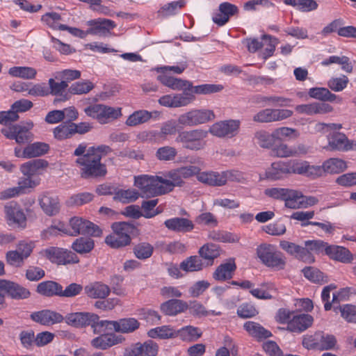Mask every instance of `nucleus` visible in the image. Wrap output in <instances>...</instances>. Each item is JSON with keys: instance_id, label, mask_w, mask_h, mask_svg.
<instances>
[{"instance_id": "obj_1", "label": "nucleus", "mask_w": 356, "mask_h": 356, "mask_svg": "<svg viewBox=\"0 0 356 356\" xmlns=\"http://www.w3.org/2000/svg\"><path fill=\"white\" fill-rule=\"evenodd\" d=\"M111 152L112 149L106 145L87 148L86 143H80L73 154L78 156L75 163L80 169L81 177L88 179L105 176L107 170L102 159Z\"/></svg>"}, {"instance_id": "obj_2", "label": "nucleus", "mask_w": 356, "mask_h": 356, "mask_svg": "<svg viewBox=\"0 0 356 356\" xmlns=\"http://www.w3.org/2000/svg\"><path fill=\"white\" fill-rule=\"evenodd\" d=\"M200 168L196 165H186L172 169L164 173L161 177V182L164 194L174 190L175 187H181L184 185V179H190L195 175Z\"/></svg>"}, {"instance_id": "obj_3", "label": "nucleus", "mask_w": 356, "mask_h": 356, "mask_svg": "<svg viewBox=\"0 0 356 356\" xmlns=\"http://www.w3.org/2000/svg\"><path fill=\"white\" fill-rule=\"evenodd\" d=\"M113 232L105 238V243L112 248H120L131 243L132 234L136 230L134 225L126 222H115L112 224Z\"/></svg>"}, {"instance_id": "obj_4", "label": "nucleus", "mask_w": 356, "mask_h": 356, "mask_svg": "<svg viewBox=\"0 0 356 356\" xmlns=\"http://www.w3.org/2000/svg\"><path fill=\"white\" fill-rule=\"evenodd\" d=\"M208 131L202 129L183 130L178 133L175 142L184 149L191 151L203 149L207 145Z\"/></svg>"}, {"instance_id": "obj_5", "label": "nucleus", "mask_w": 356, "mask_h": 356, "mask_svg": "<svg viewBox=\"0 0 356 356\" xmlns=\"http://www.w3.org/2000/svg\"><path fill=\"white\" fill-rule=\"evenodd\" d=\"M337 340L333 334L318 331L313 334H307L303 337L302 346L308 350L319 351L334 349Z\"/></svg>"}, {"instance_id": "obj_6", "label": "nucleus", "mask_w": 356, "mask_h": 356, "mask_svg": "<svg viewBox=\"0 0 356 356\" xmlns=\"http://www.w3.org/2000/svg\"><path fill=\"white\" fill-rule=\"evenodd\" d=\"M257 254L266 266L278 270L284 269L286 264L285 258L281 252L277 250L275 245L261 244L257 248Z\"/></svg>"}, {"instance_id": "obj_7", "label": "nucleus", "mask_w": 356, "mask_h": 356, "mask_svg": "<svg viewBox=\"0 0 356 356\" xmlns=\"http://www.w3.org/2000/svg\"><path fill=\"white\" fill-rule=\"evenodd\" d=\"M66 323L76 327H85L90 326L95 333L100 332L104 325H102V321H99V316L90 312H75L67 314L65 316Z\"/></svg>"}, {"instance_id": "obj_8", "label": "nucleus", "mask_w": 356, "mask_h": 356, "mask_svg": "<svg viewBox=\"0 0 356 356\" xmlns=\"http://www.w3.org/2000/svg\"><path fill=\"white\" fill-rule=\"evenodd\" d=\"M134 185L146 196L164 195L161 177L142 175L134 177Z\"/></svg>"}, {"instance_id": "obj_9", "label": "nucleus", "mask_w": 356, "mask_h": 356, "mask_svg": "<svg viewBox=\"0 0 356 356\" xmlns=\"http://www.w3.org/2000/svg\"><path fill=\"white\" fill-rule=\"evenodd\" d=\"M215 117L212 110L193 108L181 114L177 122L181 127H195L207 123L214 120Z\"/></svg>"}, {"instance_id": "obj_10", "label": "nucleus", "mask_w": 356, "mask_h": 356, "mask_svg": "<svg viewBox=\"0 0 356 356\" xmlns=\"http://www.w3.org/2000/svg\"><path fill=\"white\" fill-rule=\"evenodd\" d=\"M85 113L101 124H107L122 115L120 108H114L104 104L90 105L84 109Z\"/></svg>"}, {"instance_id": "obj_11", "label": "nucleus", "mask_w": 356, "mask_h": 356, "mask_svg": "<svg viewBox=\"0 0 356 356\" xmlns=\"http://www.w3.org/2000/svg\"><path fill=\"white\" fill-rule=\"evenodd\" d=\"M44 256L51 262L58 265L74 264L79 262L78 256L67 249L50 247L44 250Z\"/></svg>"}, {"instance_id": "obj_12", "label": "nucleus", "mask_w": 356, "mask_h": 356, "mask_svg": "<svg viewBox=\"0 0 356 356\" xmlns=\"http://www.w3.org/2000/svg\"><path fill=\"white\" fill-rule=\"evenodd\" d=\"M70 226L71 230L69 231V235L71 236L83 234L97 237L102 234V229L97 225L79 217L72 218L70 220Z\"/></svg>"}, {"instance_id": "obj_13", "label": "nucleus", "mask_w": 356, "mask_h": 356, "mask_svg": "<svg viewBox=\"0 0 356 356\" xmlns=\"http://www.w3.org/2000/svg\"><path fill=\"white\" fill-rule=\"evenodd\" d=\"M296 160L278 161L272 163L266 170V177L270 180H278L287 175L296 174Z\"/></svg>"}, {"instance_id": "obj_14", "label": "nucleus", "mask_w": 356, "mask_h": 356, "mask_svg": "<svg viewBox=\"0 0 356 356\" xmlns=\"http://www.w3.org/2000/svg\"><path fill=\"white\" fill-rule=\"evenodd\" d=\"M293 112L284 108H264L253 116V121L259 123H270L291 118Z\"/></svg>"}, {"instance_id": "obj_15", "label": "nucleus", "mask_w": 356, "mask_h": 356, "mask_svg": "<svg viewBox=\"0 0 356 356\" xmlns=\"http://www.w3.org/2000/svg\"><path fill=\"white\" fill-rule=\"evenodd\" d=\"M5 218L9 226L19 228L26 227L27 218L23 209L15 202H10L4 206Z\"/></svg>"}, {"instance_id": "obj_16", "label": "nucleus", "mask_w": 356, "mask_h": 356, "mask_svg": "<svg viewBox=\"0 0 356 356\" xmlns=\"http://www.w3.org/2000/svg\"><path fill=\"white\" fill-rule=\"evenodd\" d=\"M33 127L32 122L27 123L26 126L15 124L3 128L1 133L7 138L15 140L17 143L22 144L32 140L33 134L30 129Z\"/></svg>"}, {"instance_id": "obj_17", "label": "nucleus", "mask_w": 356, "mask_h": 356, "mask_svg": "<svg viewBox=\"0 0 356 356\" xmlns=\"http://www.w3.org/2000/svg\"><path fill=\"white\" fill-rule=\"evenodd\" d=\"M102 325L108 330H113L116 332L129 334L135 332L140 327L139 321L132 317L120 318L118 321L102 320Z\"/></svg>"}, {"instance_id": "obj_18", "label": "nucleus", "mask_w": 356, "mask_h": 356, "mask_svg": "<svg viewBox=\"0 0 356 356\" xmlns=\"http://www.w3.org/2000/svg\"><path fill=\"white\" fill-rule=\"evenodd\" d=\"M89 26L87 29L88 35L106 37L111 35V31L116 26L114 21L106 18L90 19L86 22Z\"/></svg>"}, {"instance_id": "obj_19", "label": "nucleus", "mask_w": 356, "mask_h": 356, "mask_svg": "<svg viewBox=\"0 0 356 356\" xmlns=\"http://www.w3.org/2000/svg\"><path fill=\"white\" fill-rule=\"evenodd\" d=\"M238 120H228L214 123L209 129V132L217 137L231 138L236 135L240 127Z\"/></svg>"}, {"instance_id": "obj_20", "label": "nucleus", "mask_w": 356, "mask_h": 356, "mask_svg": "<svg viewBox=\"0 0 356 356\" xmlns=\"http://www.w3.org/2000/svg\"><path fill=\"white\" fill-rule=\"evenodd\" d=\"M40 184V179H33L31 177H22L18 181V186L9 188L0 193V199L6 200L15 196L26 193L30 189Z\"/></svg>"}, {"instance_id": "obj_21", "label": "nucleus", "mask_w": 356, "mask_h": 356, "mask_svg": "<svg viewBox=\"0 0 356 356\" xmlns=\"http://www.w3.org/2000/svg\"><path fill=\"white\" fill-rule=\"evenodd\" d=\"M238 13V7L229 2L220 3L218 8L212 14V21L218 26H223L229 19Z\"/></svg>"}, {"instance_id": "obj_22", "label": "nucleus", "mask_w": 356, "mask_h": 356, "mask_svg": "<svg viewBox=\"0 0 356 356\" xmlns=\"http://www.w3.org/2000/svg\"><path fill=\"white\" fill-rule=\"evenodd\" d=\"M307 152L308 147L304 144L289 146L286 143H280L274 145L272 149L273 155L279 158L296 157L306 154Z\"/></svg>"}, {"instance_id": "obj_23", "label": "nucleus", "mask_w": 356, "mask_h": 356, "mask_svg": "<svg viewBox=\"0 0 356 356\" xmlns=\"http://www.w3.org/2000/svg\"><path fill=\"white\" fill-rule=\"evenodd\" d=\"M264 194L272 199L284 201L285 207L291 209L293 201L298 193L294 189L273 187L265 189Z\"/></svg>"}, {"instance_id": "obj_24", "label": "nucleus", "mask_w": 356, "mask_h": 356, "mask_svg": "<svg viewBox=\"0 0 356 356\" xmlns=\"http://www.w3.org/2000/svg\"><path fill=\"white\" fill-rule=\"evenodd\" d=\"M0 281L4 295H7L12 299H26L31 296L29 290L18 283L6 280H0Z\"/></svg>"}, {"instance_id": "obj_25", "label": "nucleus", "mask_w": 356, "mask_h": 356, "mask_svg": "<svg viewBox=\"0 0 356 356\" xmlns=\"http://www.w3.org/2000/svg\"><path fill=\"white\" fill-rule=\"evenodd\" d=\"M295 110L299 114L314 115H324L331 113L334 111V108L332 106L327 103L314 102L309 104L297 105L295 107Z\"/></svg>"}, {"instance_id": "obj_26", "label": "nucleus", "mask_w": 356, "mask_h": 356, "mask_svg": "<svg viewBox=\"0 0 356 356\" xmlns=\"http://www.w3.org/2000/svg\"><path fill=\"white\" fill-rule=\"evenodd\" d=\"M39 204L44 213L49 216L58 214L60 204L58 196L50 193H44L38 198Z\"/></svg>"}, {"instance_id": "obj_27", "label": "nucleus", "mask_w": 356, "mask_h": 356, "mask_svg": "<svg viewBox=\"0 0 356 356\" xmlns=\"http://www.w3.org/2000/svg\"><path fill=\"white\" fill-rule=\"evenodd\" d=\"M31 318L38 323L47 326L61 323L64 320L62 314L49 309L33 312L31 314Z\"/></svg>"}, {"instance_id": "obj_28", "label": "nucleus", "mask_w": 356, "mask_h": 356, "mask_svg": "<svg viewBox=\"0 0 356 356\" xmlns=\"http://www.w3.org/2000/svg\"><path fill=\"white\" fill-rule=\"evenodd\" d=\"M154 70L159 74L156 77L157 81L166 87L172 90H181L186 86L188 88L192 86V84L187 81L170 76L167 70H159V67H156Z\"/></svg>"}, {"instance_id": "obj_29", "label": "nucleus", "mask_w": 356, "mask_h": 356, "mask_svg": "<svg viewBox=\"0 0 356 356\" xmlns=\"http://www.w3.org/2000/svg\"><path fill=\"white\" fill-rule=\"evenodd\" d=\"M330 147L334 150L347 152L356 149V141L350 140L344 134L336 132L328 139Z\"/></svg>"}, {"instance_id": "obj_30", "label": "nucleus", "mask_w": 356, "mask_h": 356, "mask_svg": "<svg viewBox=\"0 0 356 356\" xmlns=\"http://www.w3.org/2000/svg\"><path fill=\"white\" fill-rule=\"evenodd\" d=\"M124 338L121 335H117L115 333H107L101 334L94 338L91 341V345L101 350H106L113 346L122 343Z\"/></svg>"}, {"instance_id": "obj_31", "label": "nucleus", "mask_w": 356, "mask_h": 356, "mask_svg": "<svg viewBox=\"0 0 356 356\" xmlns=\"http://www.w3.org/2000/svg\"><path fill=\"white\" fill-rule=\"evenodd\" d=\"M164 225L169 230L175 232L186 233L194 229L193 221L182 217L168 219L164 222Z\"/></svg>"}, {"instance_id": "obj_32", "label": "nucleus", "mask_w": 356, "mask_h": 356, "mask_svg": "<svg viewBox=\"0 0 356 356\" xmlns=\"http://www.w3.org/2000/svg\"><path fill=\"white\" fill-rule=\"evenodd\" d=\"M158 351L157 343L148 340L143 343H136L129 352V356H156Z\"/></svg>"}, {"instance_id": "obj_33", "label": "nucleus", "mask_w": 356, "mask_h": 356, "mask_svg": "<svg viewBox=\"0 0 356 356\" xmlns=\"http://www.w3.org/2000/svg\"><path fill=\"white\" fill-rule=\"evenodd\" d=\"M308 95L310 97L319 100L323 103L330 102L341 104L343 100L341 97L332 93L328 88L323 87H314L309 88Z\"/></svg>"}, {"instance_id": "obj_34", "label": "nucleus", "mask_w": 356, "mask_h": 356, "mask_svg": "<svg viewBox=\"0 0 356 356\" xmlns=\"http://www.w3.org/2000/svg\"><path fill=\"white\" fill-rule=\"evenodd\" d=\"M296 174L315 179L325 175L323 165H311L308 161L296 160Z\"/></svg>"}, {"instance_id": "obj_35", "label": "nucleus", "mask_w": 356, "mask_h": 356, "mask_svg": "<svg viewBox=\"0 0 356 356\" xmlns=\"http://www.w3.org/2000/svg\"><path fill=\"white\" fill-rule=\"evenodd\" d=\"M326 255L332 260L344 264L350 263L353 259V254L348 249L335 245H328Z\"/></svg>"}, {"instance_id": "obj_36", "label": "nucleus", "mask_w": 356, "mask_h": 356, "mask_svg": "<svg viewBox=\"0 0 356 356\" xmlns=\"http://www.w3.org/2000/svg\"><path fill=\"white\" fill-rule=\"evenodd\" d=\"M313 320L309 314L293 316L287 325V330L293 332H302L312 325Z\"/></svg>"}, {"instance_id": "obj_37", "label": "nucleus", "mask_w": 356, "mask_h": 356, "mask_svg": "<svg viewBox=\"0 0 356 356\" xmlns=\"http://www.w3.org/2000/svg\"><path fill=\"white\" fill-rule=\"evenodd\" d=\"M84 291L86 296L94 299H104L110 293L109 286L102 282H95L86 285L84 287Z\"/></svg>"}, {"instance_id": "obj_38", "label": "nucleus", "mask_w": 356, "mask_h": 356, "mask_svg": "<svg viewBox=\"0 0 356 356\" xmlns=\"http://www.w3.org/2000/svg\"><path fill=\"white\" fill-rule=\"evenodd\" d=\"M188 302L179 299H171L161 305V310L168 316H176L188 309Z\"/></svg>"}, {"instance_id": "obj_39", "label": "nucleus", "mask_w": 356, "mask_h": 356, "mask_svg": "<svg viewBox=\"0 0 356 356\" xmlns=\"http://www.w3.org/2000/svg\"><path fill=\"white\" fill-rule=\"evenodd\" d=\"M48 166V162L44 159H35L23 163L20 167L22 173L26 177H32L41 173V170Z\"/></svg>"}, {"instance_id": "obj_40", "label": "nucleus", "mask_w": 356, "mask_h": 356, "mask_svg": "<svg viewBox=\"0 0 356 356\" xmlns=\"http://www.w3.org/2000/svg\"><path fill=\"white\" fill-rule=\"evenodd\" d=\"M236 269L234 261H229L220 264L213 272V277L217 281H225L230 280Z\"/></svg>"}, {"instance_id": "obj_41", "label": "nucleus", "mask_w": 356, "mask_h": 356, "mask_svg": "<svg viewBox=\"0 0 356 356\" xmlns=\"http://www.w3.org/2000/svg\"><path fill=\"white\" fill-rule=\"evenodd\" d=\"M243 328L251 337L257 339H264L272 336L269 330L254 321L245 322L243 324Z\"/></svg>"}, {"instance_id": "obj_42", "label": "nucleus", "mask_w": 356, "mask_h": 356, "mask_svg": "<svg viewBox=\"0 0 356 356\" xmlns=\"http://www.w3.org/2000/svg\"><path fill=\"white\" fill-rule=\"evenodd\" d=\"M49 150V145L46 143L35 142L28 145L24 149V154L26 159L41 156L47 154Z\"/></svg>"}, {"instance_id": "obj_43", "label": "nucleus", "mask_w": 356, "mask_h": 356, "mask_svg": "<svg viewBox=\"0 0 356 356\" xmlns=\"http://www.w3.org/2000/svg\"><path fill=\"white\" fill-rule=\"evenodd\" d=\"M198 253L202 259L207 261V265H212L213 260L220 256V250L217 245L207 243L200 248Z\"/></svg>"}, {"instance_id": "obj_44", "label": "nucleus", "mask_w": 356, "mask_h": 356, "mask_svg": "<svg viewBox=\"0 0 356 356\" xmlns=\"http://www.w3.org/2000/svg\"><path fill=\"white\" fill-rule=\"evenodd\" d=\"M195 176H196L199 181L203 184L212 186H222L220 172L213 171L200 172V170Z\"/></svg>"}, {"instance_id": "obj_45", "label": "nucleus", "mask_w": 356, "mask_h": 356, "mask_svg": "<svg viewBox=\"0 0 356 356\" xmlns=\"http://www.w3.org/2000/svg\"><path fill=\"white\" fill-rule=\"evenodd\" d=\"M61 285L54 281H44L37 286V292L47 297L60 296Z\"/></svg>"}, {"instance_id": "obj_46", "label": "nucleus", "mask_w": 356, "mask_h": 356, "mask_svg": "<svg viewBox=\"0 0 356 356\" xmlns=\"http://www.w3.org/2000/svg\"><path fill=\"white\" fill-rule=\"evenodd\" d=\"M325 174H339L347 168L346 162L341 159L330 158L323 163Z\"/></svg>"}, {"instance_id": "obj_47", "label": "nucleus", "mask_w": 356, "mask_h": 356, "mask_svg": "<svg viewBox=\"0 0 356 356\" xmlns=\"http://www.w3.org/2000/svg\"><path fill=\"white\" fill-rule=\"evenodd\" d=\"M8 74L12 77L34 79L37 75V70L32 67L15 66L8 70Z\"/></svg>"}, {"instance_id": "obj_48", "label": "nucleus", "mask_w": 356, "mask_h": 356, "mask_svg": "<svg viewBox=\"0 0 356 356\" xmlns=\"http://www.w3.org/2000/svg\"><path fill=\"white\" fill-rule=\"evenodd\" d=\"M203 268L204 264L200 256H190L180 263V268L186 273L200 271Z\"/></svg>"}, {"instance_id": "obj_49", "label": "nucleus", "mask_w": 356, "mask_h": 356, "mask_svg": "<svg viewBox=\"0 0 356 356\" xmlns=\"http://www.w3.org/2000/svg\"><path fill=\"white\" fill-rule=\"evenodd\" d=\"M277 289L273 283H264L261 288L253 289L250 293L256 298L261 300H270L273 298L272 293H276Z\"/></svg>"}, {"instance_id": "obj_50", "label": "nucleus", "mask_w": 356, "mask_h": 356, "mask_svg": "<svg viewBox=\"0 0 356 356\" xmlns=\"http://www.w3.org/2000/svg\"><path fill=\"white\" fill-rule=\"evenodd\" d=\"M177 331H175L169 325H163L149 330L147 334L149 337L161 339H172L177 337Z\"/></svg>"}, {"instance_id": "obj_51", "label": "nucleus", "mask_w": 356, "mask_h": 356, "mask_svg": "<svg viewBox=\"0 0 356 356\" xmlns=\"http://www.w3.org/2000/svg\"><path fill=\"white\" fill-rule=\"evenodd\" d=\"M177 337L184 341H195L201 337L202 332L200 328L187 325L177 330Z\"/></svg>"}, {"instance_id": "obj_52", "label": "nucleus", "mask_w": 356, "mask_h": 356, "mask_svg": "<svg viewBox=\"0 0 356 356\" xmlns=\"http://www.w3.org/2000/svg\"><path fill=\"white\" fill-rule=\"evenodd\" d=\"M256 143L264 149H273L276 139L273 137V131L269 134L265 130H259L254 134Z\"/></svg>"}, {"instance_id": "obj_53", "label": "nucleus", "mask_w": 356, "mask_h": 356, "mask_svg": "<svg viewBox=\"0 0 356 356\" xmlns=\"http://www.w3.org/2000/svg\"><path fill=\"white\" fill-rule=\"evenodd\" d=\"M94 247V241L90 238L84 237L76 238L71 246L74 251L81 254L90 252Z\"/></svg>"}, {"instance_id": "obj_54", "label": "nucleus", "mask_w": 356, "mask_h": 356, "mask_svg": "<svg viewBox=\"0 0 356 356\" xmlns=\"http://www.w3.org/2000/svg\"><path fill=\"white\" fill-rule=\"evenodd\" d=\"M308 253L312 256L314 254H325L326 255L329 243L322 240H307L304 242Z\"/></svg>"}, {"instance_id": "obj_55", "label": "nucleus", "mask_w": 356, "mask_h": 356, "mask_svg": "<svg viewBox=\"0 0 356 356\" xmlns=\"http://www.w3.org/2000/svg\"><path fill=\"white\" fill-rule=\"evenodd\" d=\"M297 197L293 201L291 209H305L314 206L318 202V199L313 196H305L303 193L296 190Z\"/></svg>"}, {"instance_id": "obj_56", "label": "nucleus", "mask_w": 356, "mask_h": 356, "mask_svg": "<svg viewBox=\"0 0 356 356\" xmlns=\"http://www.w3.org/2000/svg\"><path fill=\"white\" fill-rule=\"evenodd\" d=\"M95 88L94 83L89 80H83L73 83L68 88L71 95H81L90 92Z\"/></svg>"}, {"instance_id": "obj_57", "label": "nucleus", "mask_w": 356, "mask_h": 356, "mask_svg": "<svg viewBox=\"0 0 356 356\" xmlns=\"http://www.w3.org/2000/svg\"><path fill=\"white\" fill-rule=\"evenodd\" d=\"M152 116V113L147 111H136L128 117L125 123L127 126L135 127L147 122Z\"/></svg>"}, {"instance_id": "obj_58", "label": "nucleus", "mask_w": 356, "mask_h": 356, "mask_svg": "<svg viewBox=\"0 0 356 356\" xmlns=\"http://www.w3.org/2000/svg\"><path fill=\"white\" fill-rule=\"evenodd\" d=\"M61 19V15L56 12L46 13L41 17V22L53 30L62 31L61 27L65 24L60 23Z\"/></svg>"}, {"instance_id": "obj_59", "label": "nucleus", "mask_w": 356, "mask_h": 356, "mask_svg": "<svg viewBox=\"0 0 356 356\" xmlns=\"http://www.w3.org/2000/svg\"><path fill=\"white\" fill-rule=\"evenodd\" d=\"M188 309L191 315L197 317L207 316L209 314L219 316L221 312H216L213 310L208 311L205 307L197 300H191L188 303Z\"/></svg>"}, {"instance_id": "obj_60", "label": "nucleus", "mask_w": 356, "mask_h": 356, "mask_svg": "<svg viewBox=\"0 0 356 356\" xmlns=\"http://www.w3.org/2000/svg\"><path fill=\"white\" fill-rule=\"evenodd\" d=\"M334 311L337 312L339 310L341 317L348 323H356V306L346 304L339 306H334Z\"/></svg>"}, {"instance_id": "obj_61", "label": "nucleus", "mask_w": 356, "mask_h": 356, "mask_svg": "<svg viewBox=\"0 0 356 356\" xmlns=\"http://www.w3.org/2000/svg\"><path fill=\"white\" fill-rule=\"evenodd\" d=\"M186 4V0H177L163 5L159 13L164 16L175 15Z\"/></svg>"}, {"instance_id": "obj_62", "label": "nucleus", "mask_w": 356, "mask_h": 356, "mask_svg": "<svg viewBox=\"0 0 356 356\" xmlns=\"http://www.w3.org/2000/svg\"><path fill=\"white\" fill-rule=\"evenodd\" d=\"M53 134L54 137L58 140H63L71 138L74 135L71 122H62L53 129Z\"/></svg>"}, {"instance_id": "obj_63", "label": "nucleus", "mask_w": 356, "mask_h": 356, "mask_svg": "<svg viewBox=\"0 0 356 356\" xmlns=\"http://www.w3.org/2000/svg\"><path fill=\"white\" fill-rule=\"evenodd\" d=\"M138 197L139 193L135 189H121L115 193L113 199L122 203H129L136 201Z\"/></svg>"}, {"instance_id": "obj_64", "label": "nucleus", "mask_w": 356, "mask_h": 356, "mask_svg": "<svg viewBox=\"0 0 356 356\" xmlns=\"http://www.w3.org/2000/svg\"><path fill=\"white\" fill-rule=\"evenodd\" d=\"M299 136L300 134L296 129L287 127H279L273 131V137L275 138L276 141H282L287 138H296Z\"/></svg>"}]
</instances>
